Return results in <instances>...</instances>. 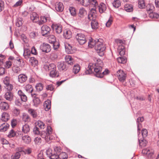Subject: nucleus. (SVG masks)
Masks as SVG:
<instances>
[{"label": "nucleus", "mask_w": 159, "mask_h": 159, "mask_svg": "<svg viewBox=\"0 0 159 159\" xmlns=\"http://www.w3.org/2000/svg\"><path fill=\"white\" fill-rule=\"evenodd\" d=\"M40 48L43 52L47 53L49 52L51 50L50 45L46 43H43L41 45Z\"/></svg>", "instance_id": "f8f14e48"}, {"label": "nucleus", "mask_w": 159, "mask_h": 159, "mask_svg": "<svg viewBox=\"0 0 159 159\" xmlns=\"http://www.w3.org/2000/svg\"><path fill=\"white\" fill-rule=\"evenodd\" d=\"M149 16L152 18L159 19V14L156 13H152L149 14Z\"/></svg>", "instance_id": "5fc2aeb1"}, {"label": "nucleus", "mask_w": 159, "mask_h": 159, "mask_svg": "<svg viewBox=\"0 0 159 159\" xmlns=\"http://www.w3.org/2000/svg\"><path fill=\"white\" fill-rule=\"evenodd\" d=\"M17 133L15 132L13 130L11 129L9 132V134L8 135V136L9 138H12L14 137L15 136H17Z\"/></svg>", "instance_id": "864d4df0"}, {"label": "nucleus", "mask_w": 159, "mask_h": 159, "mask_svg": "<svg viewBox=\"0 0 159 159\" xmlns=\"http://www.w3.org/2000/svg\"><path fill=\"white\" fill-rule=\"evenodd\" d=\"M30 18L31 20L34 22H36L39 20L38 15L34 12H32L30 15Z\"/></svg>", "instance_id": "dca6fc26"}, {"label": "nucleus", "mask_w": 159, "mask_h": 159, "mask_svg": "<svg viewBox=\"0 0 159 159\" xmlns=\"http://www.w3.org/2000/svg\"><path fill=\"white\" fill-rule=\"evenodd\" d=\"M22 139L23 142L26 144H29L31 141L30 137L28 135H25L23 136Z\"/></svg>", "instance_id": "c85d7f7f"}, {"label": "nucleus", "mask_w": 159, "mask_h": 159, "mask_svg": "<svg viewBox=\"0 0 159 159\" xmlns=\"http://www.w3.org/2000/svg\"><path fill=\"white\" fill-rule=\"evenodd\" d=\"M12 93L10 91H7L4 95V98L7 100L9 101H11L13 98Z\"/></svg>", "instance_id": "5701e85b"}, {"label": "nucleus", "mask_w": 159, "mask_h": 159, "mask_svg": "<svg viewBox=\"0 0 159 159\" xmlns=\"http://www.w3.org/2000/svg\"><path fill=\"white\" fill-rule=\"evenodd\" d=\"M117 61L119 63L124 64L126 62L127 59L125 57H119L117 59Z\"/></svg>", "instance_id": "de8ad7c7"}, {"label": "nucleus", "mask_w": 159, "mask_h": 159, "mask_svg": "<svg viewBox=\"0 0 159 159\" xmlns=\"http://www.w3.org/2000/svg\"><path fill=\"white\" fill-rule=\"evenodd\" d=\"M125 10L127 12H131L133 10V7L131 5L126 4L125 5Z\"/></svg>", "instance_id": "79ce46f5"}, {"label": "nucleus", "mask_w": 159, "mask_h": 159, "mask_svg": "<svg viewBox=\"0 0 159 159\" xmlns=\"http://www.w3.org/2000/svg\"><path fill=\"white\" fill-rule=\"evenodd\" d=\"M48 41L50 43L53 44V47L55 50L57 49L59 47L60 43L56 42L55 37L53 35L48 36Z\"/></svg>", "instance_id": "0eeeda50"}, {"label": "nucleus", "mask_w": 159, "mask_h": 159, "mask_svg": "<svg viewBox=\"0 0 159 159\" xmlns=\"http://www.w3.org/2000/svg\"><path fill=\"white\" fill-rule=\"evenodd\" d=\"M41 34L43 36H48L51 30L50 28L46 25H43L41 28Z\"/></svg>", "instance_id": "9b49d317"}, {"label": "nucleus", "mask_w": 159, "mask_h": 159, "mask_svg": "<svg viewBox=\"0 0 159 159\" xmlns=\"http://www.w3.org/2000/svg\"><path fill=\"white\" fill-rule=\"evenodd\" d=\"M75 38L79 43L81 45L84 44L86 42L85 36L83 34H77L75 36Z\"/></svg>", "instance_id": "6e6552de"}, {"label": "nucleus", "mask_w": 159, "mask_h": 159, "mask_svg": "<svg viewBox=\"0 0 159 159\" xmlns=\"http://www.w3.org/2000/svg\"><path fill=\"white\" fill-rule=\"evenodd\" d=\"M68 67L66 62L63 61L60 63V70L66 71Z\"/></svg>", "instance_id": "a18cd8bd"}, {"label": "nucleus", "mask_w": 159, "mask_h": 159, "mask_svg": "<svg viewBox=\"0 0 159 159\" xmlns=\"http://www.w3.org/2000/svg\"><path fill=\"white\" fill-rule=\"evenodd\" d=\"M28 112L34 118H36L38 116V113L36 110L30 108L28 110Z\"/></svg>", "instance_id": "b1692460"}, {"label": "nucleus", "mask_w": 159, "mask_h": 159, "mask_svg": "<svg viewBox=\"0 0 159 159\" xmlns=\"http://www.w3.org/2000/svg\"><path fill=\"white\" fill-rule=\"evenodd\" d=\"M9 118V114L6 112H3L1 120L4 121H7Z\"/></svg>", "instance_id": "c9c22d12"}, {"label": "nucleus", "mask_w": 159, "mask_h": 159, "mask_svg": "<svg viewBox=\"0 0 159 159\" xmlns=\"http://www.w3.org/2000/svg\"><path fill=\"white\" fill-rule=\"evenodd\" d=\"M31 53V51L29 49L27 48H25L24 49L23 55L25 59L29 58Z\"/></svg>", "instance_id": "c756f323"}, {"label": "nucleus", "mask_w": 159, "mask_h": 159, "mask_svg": "<svg viewBox=\"0 0 159 159\" xmlns=\"http://www.w3.org/2000/svg\"><path fill=\"white\" fill-rule=\"evenodd\" d=\"M8 91L10 92L13 89V86L12 84H9L7 85H5Z\"/></svg>", "instance_id": "69168bd1"}, {"label": "nucleus", "mask_w": 159, "mask_h": 159, "mask_svg": "<svg viewBox=\"0 0 159 159\" xmlns=\"http://www.w3.org/2000/svg\"><path fill=\"white\" fill-rule=\"evenodd\" d=\"M27 79V76L25 74H20L18 76V82L20 83H23L26 81Z\"/></svg>", "instance_id": "2eb2a0df"}, {"label": "nucleus", "mask_w": 159, "mask_h": 159, "mask_svg": "<svg viewBox=\"0 0 159 159\" xmlns=\"http://www.w3.org/2000/svg\"><path fill=\"white\" fill-rule=\"evenodd\" d=\"M35 124L41 129H44L45 127V124L41 120L38 121L36 122Z\"/></svg>", "instance_id": "a19ab883"}, {"label": "nucleus", "mask_w": 159, "mask_h": 159, "mask_svg": "<svg viewBox=\"0 0 159 159\" xmlns=\"http://www.w3.org/2000/svg\"><path fill=\"white\" fill-rule=\"evenodd\" d=\"M144 120V118L143 117H139L137 119L136 122L138 129V135L140 134V129L142 126L141 123Z\"/></svg>", "instance_id": "4468645a"}, {"label": "nucleus", "mask_w": 159, "mask_h": 159, "mask_svg": "<svg viewBox=\"0 0 159 159\" xmlns=\"http://www.w3.org/2000/svg\"><path fill=\"white\" fill-rule=\"evenodd\" d=\"M50 75L52 77H58L59 75V73L56 71V69L55 70H52L50 71Z\"/></svg>", "instance_id": "58836bf2"}, {"label": "nucleus", "mask_w": 159, "mask_h": 159, "mask_svg": "<svg viewBox=\"0 0 159 159\" xmlns=\"http://www.w3.org/2000/svg\"><path fill=\"white\" fill-rule=\"evenodd\" d=\"M138 7L140 8H144L145 6V4L144 0H139Z\"/></svg>", "instance_id": "603ef678"}, {"label": "nucleus", "mask_w": 159, "mask_h": 159, "mask_svg": "<svg viewBox=\"0 0 159 159\" xmlns=\"http://www.w3.org/2000/svg\"><path fill=\"white\" fill-rule=\"evenodd\" d=\"M37 91L39 92L42 91L43 89V85L41 83L37 84L35 86Z\"/></svg>", "instance_id": "3c124183"}, {"label": "nucleus", "mask_w": 159, "mask_h": 159, "mask_svg": "<svg viewBox=\"0 0 159 159\" xmlns=\"http://www.w3.org/2000/svg\"><path fill=\"white\" fill-rule=\"evenodd\" d=\"M68 157L67 154L65 152L60 153V159H66Z\"/></svg>", "instance_id": "13d9d810"}, {"label": "nucleus", "mask_w": 159, "mask_h": 159, "mask_svg": "<svg viewBox=\"0 0 159 159\" xmlns=\"http://www.w3.org/2000/svg\"><path fill=\"white\" fill-rule=\"evenodd\" d=\"M69 10L70 14L73 16H75L76 15V11L75 8L73 7H70Z\"/></svg>", "instance_id": "c03bdc74"}, {"label": "nucleus", "mask_w": 159, "mask_h": 159, "mask_svg": "<svg viewBox=\"0 0 159 159\" xmlns=\"http://www.w3.org/2000/svg\"><path fill=\"white\" fill-rule=\"evenodd\" d=\"M97 41V39L96 40H93V39H89L88 43V46L91 48H93L94 46H95Z\"/></svg>", "instance_id": "37998d69"}, {"label": "nucleus", "mask_w": 159, "mask_h": 159, "mask_svg": "<svg viewBox=\"0 0 159 159\" xmlns=\"http://www.w3.org/2000/svg\"><path fill=\"white\" fill-rule=\"evenodd\" d=\"M3 82L5 85H7L10 83V77L7 76L3 78Z\"/></svg>", "instance_id": "bf43d9fd"}, {"label": "nucleus", "mask_w": 159, "mask_h": 159, "mask_svg": "<svg viewBox=\"0 0 159 159\" xmlns=\"http://www.w3.org/2000/svg\"><path fill=\"white\" fill-rule=\"evenodd\" d=\"M91 27L93 29H96L98 28V23L96 19L91 20Z\"/></svg>", "instance_id": "2f4dec72"}, {"label": "nucleus", "mask_w": 159, "mask_h": 159, "mask_svg": "<svg viewBox=\"0 0 159 159\" xmlns=\"http://www.w3.org/2000/svg\"><path fill=\"white\" fill-rule=\"evenodd\" d=\"M12 65V62L10 61H7L6 62L5 66L7 69L10 68Z\"/></svg>", "instance_id": "338daca9"}, {"label": "nucleus", "mask_w": 159, "mask_h": 159, "mask_svg": "<svg viewBox=\"0 0 159 159\" xmlns=\"http://www.w3.org/2000/svg\"><path fill=\"white\" fill-rule=\"evenodd\" d=\"M116 75L120 81L124 82L126 78V74L122 70H119L116 72Z\"/></svg>", "instance_id": "1a4fd4ad"}, {"label": "nucleus", "mask_w": 159, "mask_h": 159, "mask_svg": "<svg viewBox=\"0 0 159 159\" xmlns=\"http://www.w3.org/2000/svg\"><path fill=\"white\" fill-rule=\"evenodd\" d=\"M23 148L22 147H17L16 148V150L17 151L16 152H18L20 154H23L24 152L23 150Z\"/></svg>", "instance_id": "e2e57ef3"}, {"label": "nucleus", "mask_w": 159, "mask_h": 159, "mask_svg": "<svg viewBox=\"0 0 159 159\" xmlns=\"http://www.w3.org/2000/svg\"><path fill=\"white\" fill-rule=\"evenodd\" d=\"M112 4L113 6L116 8L119 7L120 5V2L119 0H114Z\"/></svg>", "instance_id": "6e6d98bb"}, {"label": "nucleus", "mask_w": 159, "mask_h": 159, "mask_svg": "<svg viewBox=\"0 0 159 159\" xmlns=\"http://www.w3.org/2000/svg\"><path fill=\"white\" fill-rule=\"evenodd\" d=\"M72 36V33L70 30H65L63 32V36L66 39H69Z\"/></svg>", "instance_id": "f3484780"}, {"label": "nucleus", "mask_w": 159, "mask_h": 159, "mask_svg": "<svg viewBox=\"0 0 159 159\" xmlns=\"http://www.w3.org/2000/svg\"><path fill=\"white\" fill-rule=\"evenodd\" d=\"M81 2V4L85 7H87L90 4L89 0H80Z\"/></svg>", "instance_id": "4d7b16f0"}, {"label": "nucleus", "mask_w": 159, "mask_h": 159, "mask_svg": "<svg viewBox=\"0 0 159 159\" xmlns=\"http://www.w3.org/2000/svg\"><path fill=\"white\" fill-rule=\"evenodd\" d=\"M118 50L119 52V54L120 56H122L125 54V50L124 47L122 45L119 46Z\"/></svg>", "instance_id": "f704fd0d"}, {"label": "nucleus", "mask_w": 159, "mask_h": 159, "mask_svg": "<svg viewBox=\"0 0 159 159\" xmlns=\"http://www.w3.org/2000/svg\"><path fill=\"white\" fill-rule=\"evenodd\" d=\"M143 138L146 137L148 135V131L146 129H143L141 131Z\"/></svg>", "instance_id": "052dcab7"}, {"label": "nucleus", "mask_w": 159, "mask_h": 159, "mask_svg": "<svg viewBox=\"0 0 159 159\" xmlns=\"http://www.w3.org/2000/svg\"><path fill=\"white\" fill-rule=\"evenodd\" d=\"M23 24V20L22 18L19 17L16 20V25L18 27L21 26Z\"/></svg>", "instance_id": "09e8293b"}, {"label": "nucleus", "mask_w": 159, "mask_h": 159, "mask_svg": "<svg viewBox=\"0 0 159 159\" xmlns=\"http://www.w3.org/2000/svg\"><path fill=\"white\" fill-rule=\"evenodd\" d=\"M106 5L102 3H101L98 6L99 12L101 13L104 12V11H106Z\"/></svg>", "instance_id": "cd10ccee"}, {"label": "nucleus", "mask_w": 159, "mask_h": 159, "mask_svg": "<svg viewBox=\"0 0 159 159\" xmlns=\"http://www.w3.org/2000/svg\"><path fill=\"white\" fill-rule=\"evenodd\" d=\"M80 69V66L78 64L74 65L73 69V72L75 74L78 73Z\"/></svg>", "instance_id": "e433bc0d"}, {"label": "nucleus", "mask_w": 159, "mask_h": 159, "mask_svg": "<svg viewBox=\"0 0 159 159\" xmlns=\"http://www.w3.org/2000/svg\"><path fill=\"white\" fill-rule=\"evenodd\" d=\"M18 95L20 96L21 100L16 99L15 102V104L18 106H20L21 104V101L25 102L27 101V98L25 93L21 90H19L18 92Z\"/></svg>", "instance_id": "423d86ee"}, {"label": "nucleus", "mask_w": 159, "mask_h": 159, "mask_svg": "<svg viewBox=\"0 0 159 159\" xmlns=\"http://www.w3.org/2000/svg\"><path fill=\"white\" fill-rule=\"evenodd\" d=\"M103 63L102 61H100L96 63L93 64L90 63L86 70L85 73L86 75H89L92 74L93 70L94 71V75L97 77L100 78H102L104 75H107L109 73V71L107 69H106L104 71L102 72V66L100 63Z\"/></svg>", "instance_id": "f257e3e1"}, {"label": "nucleus", "mask_w": 159, "mask_h": 159, "mask_svg": "<svg viewBox=\"0 0 159 159\" xmlns=\"http://www.w3.org/2000/svg\"><path fill=\"white\" fill-rule=\"evenodd\" d=\"M86 14V11L84 8L81 7L79 10V16L80 18H83Z\"/></svg>", "instance_id": "393cba45"}, {"label": "nucleus", "mask_w": 159, "mask_h": 159, "mask_svg": "<svg viewBox=\"0 0 159 159\" xmlns=\"http://www.w3.org/2000/svg\"><path fill=\"white\" fill-rule=\"evenodd\" d=\"M22 120L25 122H28L30 121L31 119L28 114L24 113L23 114Z\"/></svg>", "instance_id": "ea45409f"}, {"label": "nucleus", "mask_w": 159, "mask_h": 159, "mask_svg": "<svg viewBox=\"0 0 159 159\" xmlns=\"http://www.w3.org/2000/svg\"><path fill=\"white\" fill-rule=\"evenodd\" d=\"M60 25L59 24H56L55 23H53L52 25V29L55 31L57 34H59L60 32V30L59 28Z\"/></svg>", "instance_id": "7c9ffc66"}, {"label": "nucleus", "mask_w": 159, "mask_h": 159, "mask_svg": "<svg viewBox=\"0 0 159 159\" xmlns=\"http://www.w3.org/2000/svg\"><path fill=\"white\" fill-rule=\"evenodd\" d=\"M65 59L66 63H68V64L70 65H72L73 64L74 62V59L72 58L71 56L69 55L66 56L65 57Z\"/></svg>", "instance_id": "a211bd4d"}, {"label": "nucleus", "mask_w": 159, "mask_h": 159, "mask_svg": "<svg viewBox=\"0 0 159 159\" xmlns=\"http://www.w3.org/2000/svg\"><path fill=\"white\" fill-rule=\"evenodd\" d=\"M96 10L95 8H91L88 14V18L90 20L96 19Z\"/></svg>", "instance_id": "9d476101"}, {"label": "nucleus", "mask_w": 159, "mask_h": 159, "mask_svg": "<svg viewBox=\"0 0 159 159\" xmlns=\"http://www.w3.org/2000/svg\"><path fill=\"white\" fill-rule=\"evenodd\" d=\"M46 153L50 159H57L59 158L60 148L58 147H55L54 152H53L52 149L49 148L46 150Z\"/></svg>", "instance_id": "20e7f679"}, {"label": "nucleus", "mask_w": 159, "mask_h": 159, "mask_svg": "<svg viewBox=\"0 0 159 159\" xmlns=\"http://www.w3.org/2000/svg\"><path fill=\"white\" fill-rule=\"evenodd\" d=\"M29 61L32 65L34 66H37L38 63V61L34 57H30Z\"/></svg>", "instance_id": "72a5a7b5"}, {"label": "nucleus", "mask_w": 159, "mask_h": 159, "mask_svg": "<svg viewBox=\"0 0 159 159\" xmlns=\"http://www.w3.org/2000/svg\"><path fill=\"white\" fill-rule=\"evenodd\" d=\"M142 153L144 155L147 156L148 158L151 159H158L159 157V154L156 157L154 154V150L150 148H148L143 149Z\"/></svg>", "instance_id": "39448f33"}, {"label": "nucleus", "mask_w": 159, "mask_h": 159, "mask_svg": "<svg viewBox=\"0 0 159 159\" xmlns=\"http://www.w3.org/2000/svg\"><path fill=\"white\" fill-rule=\"evenodd\" d=\"M139 134L138 135V140L139 143V145L141 147H145L147 143L148 142L147 141H146L145 139H144V138H140V137L139 136Z\"/></svg>", "instance_id": "6ab92c4d"}, {"label": "nucleus", "mask_w": 159, "mask_h": 159, "mask_svg": "<svg viewBox=\"0 0 159 159\" xmlns=\"http://www.w3.org/2000/svg\"><path fill=\"white\" fill-rule=\"evenodd\" d=\"M97 41L95 49L100 56H102L106 49L105 45L103 43V40L102 39H97Z\"/></svg>", "instance_id": "7ed1b4c3"}, {"label": "nucleus", "mask_w": 159, "mask_h": 159, "mask_svg": "<svg viewBox=\"0 0 159 159\" xmlns=\"http://www.w3.org/2000/svg\"><path fill=\"white\" fill-rule=\"evenodd\" d=\"M25 89L27 92L30 93L31 94L33 93L32 92L33 91V89L31 85L30 84L26 85L25 87Z\"/></svg>", "instance_id": "49530a36"}, {"label": "nucleus", "mask_w": 159, "mask_h": 159, "mask_svg": "<svg viewBox=\"0 0 159 159\" xmlns=\"http://www.w3.org/2000/svg\"><path fill=\"white\" fill-rule=\"evenodd\" d=\"M33 132L34 134L38 135L40 134L41 137L44 139L47 142H49L50 140V135L52 133V129L50 126L47 127L46 131H42L40 133L39 128L36 126L34 127Z\"/></svg>", "instance_id": "f03ea898"}, {"label": "nucleus", "mask_w": 159, "mask_h": 159, "mask_svg": "<svg viewBox=\"0 0 159 159\" xmlns=\"http://www.w3.org/2000/svg\"><path fill=\"white\" fill-rule=\"evenodd\" d=\"M22 131L25 134L28 133L30 131L29 126L27 124H25L22 127Z\"/></svg>", "instance_id": "473e14b6"}, {"label": "nucleus", "mask_w": 159, "mask_h": 159, "mask_svg": "<svg viewBox=\"0 0 159 159\" xmlns=\"http://www.w3.org/2000/svg\"><path fill=\"white\" fill-rule=\"evenodd\" d=\"M112 21V18L111 17H110L106 23V26L107 27H109L111 25Z\"/></svg>", "instance_id": "680f3d73"}, {"label": "nucleus", "mask_w": 159, "mask_h": 159, "mask_svg": "<svg viewBox=\"0 0 159 159\" xmlns=\"http://www.w3.org/2000/svg\"><path fill=\"white\" fill-rule=\"evenodd\" d=\"M9 108L8 104L6 102H2L0 103V109L3 111H6Z\"/></svg>", "instance_id": "aec40b11"}, {"label": "nucleus", "mask_w": 159, "mask_h": 159, "mask_svg": "<svg viewBox=\"0 0 159 159\" xmlns=\"http://www.w3.org/2000/svg\"><path fill=\"white\" fill-rule=\"evenodd\" d=\"M65 48L66 51L68 54H72L74 52V50L72 49V46L69 44L66 45Z\"/></svg>", "instance_id": "4be33fe9"}, {"label": "nucleus", "mask_w": 159, "mask_h": 159, "mask_svg": "<svg viewBox=\"0 0 159 159\" xmlns=\"http://www.w3.org/2000/svg\"><path fill=\"white\" fill-rule=\"evenodd\" d=\"M31 96L33 98V101L34 102V105L37 107L38 105L41 103V100L38 97H37V95L36 93H31Z\"/></svg>", "instance_id": "ddd939ff"}, {"label": "nucleus", "mask_w": 159, "mask_h": 159, "mask_svg": "<svg viewBox=\"0 0 159 159\" xmlns=\"http://www.w3.org/2000/svg\"><path fill=\"white\" fill-rule=\"evenodd\" d=\"M34 142L36 144H38L41 142V139L40 137H37L34 139Z\"/></svg>", "instance_id": "774afa93"}, {"label": "nucleus", "mask_w": 159, "mask_h": 159, "mask_svg": "<svg viewBox=\"0 0 159 159\" xmlns=\"http://www.w3.org/2000/svg\"><path fill=\"white\" fill-rule=\"evenodd\" d=\"M51 102L50 100L48 99L44 103L43 106L46 111H48L51 108Z\"/></svg>", "instance_id": "412c9836"}, {"label": "nucleus", "mask_w": 159, "mask_h": 159, "mask_svg": "<svg viewBox=\"0 0 159 159\" xmlns=\"http://www.w3.org/2000/svg\"><path fill=\"white\" fill-rule=\"evenodd\" d=\"M21 154L18 152H16L12 154L11 157V159H19L20 157Z\"/></svg>", "instance_id": "8fccbe9b"}, {"label": "nucleus", "mask_w": 159, "mask_h": 159, "mask_svg": "<svg viewBox=\"0 0 159 159\" xmlns=\"http://www.w3.org/2000/svg\"><path fill=\"white\" fill-rule=\"evenodd\" d=\"M13 112L15 116H17L19 114L20 111L19 109L15 108L13 110Z\"/></svg>", "instance_id": "0e129e2a"}, {"label": "nucleus", "mask_w": 159, "mask_h": 159, "mask_svg": "<svg viewBox=\"0 0 159 159\" xmlns=\"http://www.w3.org/2000/svg\"><path fill=\"white\" fill-rule=\"evenodd\" d=\"M44 68L46 70L50 71L52 70H55L56 68L55 65L54 64L45 65L44 66Z\"/></svg>", "instance_id": "a878e982"}, {"label": "nucleus", "mask_w": 159, "mask_h": 159, "mask_svg": "<svg viewBox=\"0 0 159 159\" xmlns=\"http://www.w3.org/2000/svg\"><path fill=\"white\" fill-rule=\"evenodd\" d=\"M48 18L44 16H42L40 17V19L38 22V23L39 25H41L46 22L48 20H49Z\"/></svg>", "instance_id": "bb28decb"}, {"label": "nucleus", "mask_w": 159, "mask_h": 159, "mask_svg": "<svg viewBox=\"0 0 159 159\" xmlns=\"http://www.w3.org/2000/svg\"><path fill=\"white\" fill-rule=\"evenodd\" d=\"M9 125L8 124L4 123L0 126V131L4 132L7 130L9 127Z\"/></svg>", "instance_id": "4c0bfd02"}]
</instances>
